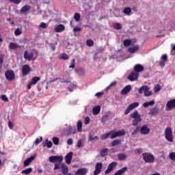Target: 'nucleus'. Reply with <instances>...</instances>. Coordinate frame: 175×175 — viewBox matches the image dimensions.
<instances>
[{
    "label": "nucleus",
    "instance_id": "1",
    "mask_svg": "<svg viewBox=\"0 0 175 175\" xmlns=\"http://www.w3.org/2000/svg\"><path fill=\"white\" fill-rule=\"evenodd\" d=\"M131 118H133L132 126H137L139 125V122H142L143 119L142 118V116L139 113V111H134L131 113Z\"/></svg>",
    "mask_w": 175,
    "mask_h": 175
},
{
    "label": "nucleus",
    "instance_id": "2",
    "mask_svg": "<svg viewBox=\"0 0 175 175\" xmlns=\"http://www.w3.org/2000/svg\"><path fill=\"white\" fill-rule=\"evenodd\" d=\"M164 136L167 142H169L170 143H173V131H172V128L167 127L165 129L164 132Z\"/></svg>",
    "mask_w": 175,
    "mask_h": 175
},
{
    "label": "nucleus",
    "instance_id": "3",
    "mask_svg": "<svg viewBox=\"0 0 175 175\" xmlns=\"http://www.w3.org/2000/svg\"><path fill=\"white\" fill-rule=\"evenodd\" d=\"M143 159L146 163H152L155 161V157L154 154L150 152H145L142 154Z\"/></svg>",
    "mask_w": 175,
    "mask_h": 175
},
{
    "label": "nucleus",
    "instance_id": "4",
    "mask_svg": "<svg viewBox=\"0 0 175 175\" xmlns=\"http://www.w3.org/2000/svg\"><path fill=\"white\" fill-rule=\"evenodd\" d=\"M144 94L145 96H151L152 92L150 91V88L147 85H143L139 89V94Z\"/></svg>",
    "mask_w": 175,
    "mask_h": 175
},
{
    "label": "nucleus",
    "instance_id": "5",
    "mask_svg": "<svg viewBox=\"0 0 175 175\" xmlns=\"http://www.w3.org/2000/svg\"><path fill=\"white\" fill-rule=\"evenodd\" d=\"M139 103L138 102H135L129 105L124 111L125 116H128V114H129L132 110L136 109V107H139Z\"/></svg>",
    "mask_w": 175,
    "mask_h": 175
},
{
    "label": "nucleus",
    "instance_id": "6",
    "mask_svg": "<svg viewBox=\"0 0 175 175\" xmlns=\"http://www.w3.org/2000/svg\"><path fill=\"white\" fill-rule=\"evenodd\" d=\"M62 159H64L62 156H51L49 157V162L51 163H55V162L61 163V162H62Z\"/></svg>",
    "mask_w": 175,
    "mask_h": 175
},
{
    "label": "nucleus",
    "instance_id": "7",
    "mask_svg": "<svg viewBox=\"0 0 175 175\" xmlns=\"http://www.w3.org/2000/svg\"><path fill=\"white\" fill-rule=\"evenodd\" d=\"M5 76L7 80H9L10 81H12L16 79V75H14V72H13V70L6 71Z\"/></svg>",
    "mask_w": 175,
    "mask_h": 175
},
{
    "label": "nucleus",
    "instance_id": "8",
    "mask_svg": "<svg viewBox=\"0 0 175 175\" xmlns=\"http://www.w3.org/2000/svg\"><path fill=\"white\" fill-rule=\"evenodd\" d=\"M175 107V99H172L167 102L165 109L167 111L173 110Z\"/></svg>",
    "mask_w": 175,
    "mask_h": 175
},
{
    "label": "nucleus",
    "instance_id": "9",
    "mask_svg": "<svg viewBox=\"0 0 175 175\" xmlns=\"http://www.w3.org/2000/svg\"><path fill=\"white\" fill-rule=\"evenodd\" d=\"M102 167H103V164L102 163H96L95 165V170L94 171V175L100 174V172H102Z\"/></svg>",
    "mask_w": 175,
    "mask_h": 175
},
{
    "label": "nucleus",
    "instance_id": "10",
    "mask_svg": "<svg viewBox=\"0 0 175 175\" xmlns=\"http://www.w3.org/2000/svg\"><path fill=\"white\" fill-rule=\"evenodd\" d=\"M111 139H116V137H120V136H125V131H118L116 132L111 131Z\"/></svg>",
    "mask_w": 175,
    "mask_h": 175
},
{
    "label": "nucleus",
    "instance_id": "11",
    "mask_svg": "<svg viewBox=\"0 0 175 175\" xmlns=\"http://www.w3.org/2000/svg\"><path fill=\"white\" fill-rule=\"evenodd\" d=\"M117 166V162L113 161L109 164L107 169L105 170V174H109L113 172V170Z\"/></svg>",
    "mask_w": 175,
    "mask_h": 175
},
{
    "label": "nucleus",
    "instance_id": "12",
    "mask_svg": "<svg viewBox=\"0 0 175 175\" xmlns=\"http://www.w3.org/2000/svg\"><path fill=\"white\" fill-rule=\"evenodd\" d=\"M139 132L141 135H148L150 133V129L148 128V126L143 125L140 128Z\"/></svg>",
    "mask_w": 175,
    "mask_h": 175
},
{
    "label": "nucleus",
    "instance_id": "13",
    "mask_svg": "<svg viewBox=\"0 0 175 175\" xmlns=\"http://www.w3.org/2000/svg\"><path fill=\"white\" fill-rule=\"evenodd\" d=\"M137 77H139V73L133 71L128 76V79L130 80V81H135V80H137Z\"/></svg>",
    "mask_w": 175,
    "mask_h": 175
},
{
    "label": "nucleus",
    "instance_id": "14",
    "mask_svg": "<svg viewBox=\"0 0 175 175\" xmlns=\"http://www.w3.org/2000/svg\"><path fill=\"white\" fill-rule=\"evenodd\" d=\"M29 10H31V6L25 5L20 10V14H28L29 13Z\"/></svg>",
    "mask_w": 175,
    "mask_h": 175
},
{
    "label": "nucleus",
    "instance_id": "15",
    "mask_svg": "<svg viewBox=\"0 0 175 175\" xmlns=\"http://www.w3.org/2000/svg\"><path fill=\"white\" fill-rule=\"evenodd\" d=\"M72 158H73V152H70L66 155L65 159L66 163H67V165H70L72 162Z\"/></svg>",
    "mask_w": 175,
    "mask_h": 175
},
{
    "label": "nucleus",
    "instance_id": "16",
    "mask_svg": "<svg viewBox=\"0 0 175 175\" xmlns=\"http://www.w3.org/2000/svg\"><path fill=\"white\" fill-rule=\"evenodd\" d=\"M131 90H132V86L131 85H128L122 90L121 94L126 95V94H129V92H131Z\"/></svg>",
    "mask_w": 175,
    "mask_h": 175
},
{
    "label": "nucleus",
    "instance_id": "17",
    "mask_svg": "<svg viewBox=\"0 0 175 175\" xmlns=\"http://www.w3.org/2000/svg\"><path fill=\"white\" fill-rule=\"evenodd\" d=\"M29 72H31V68L29 65L26 64L22 67V73L24 76H27Z\"/></svg>",
    "mask_w": 175,
    "mask_h": 175
},
{
    "label": "nucleus",
    "instance_id": "18",
    "mask_svg": "<svg viewBox=\"0 0 175 175\" xmlns=\"http://www.w3.org/2000/svg\"><path fill=\"white\" fill-rule=\"evenodd\" d=\"M144 71V67L142 64H137L134 67V72L135 73H140Z\"/></svg>",
    "mask_w": 175,
    "mask_h": 175
},
{
    "label": "nucleus",
    "instance_id": "19",
    "mask_svg": "<svg viewBox=\"0 0 175 175\" xmlns=\"http://www.w3.org/2000/svg\"><path fill=\"white\" fill-rule=\"evenodd\" d=\"M139 49H140V46L139 45H135V46L129 47L128 49V51L131 54H135V53H136V51H139Z\"/></svg>",
    "mask_w": 175,
    "mask_h": 175
},
{
    "label": "nucleus",
    "instance_id": "20",
    "mask_svg": "<svg viewBox=\"0 0 175 175\" xmlns=\"http://www.w3.org/2000/svg\"><path fill=\"white\" fill-rule=\"evenodd\" d=\"M25 59H27V61H31L32 58H33V52H30L29 53L27 51H25L23 55Z\"/></svg>",
    "mask_w": 175,
    "mask_h": 175
},
{
    "label": "nucleus",
    "instance_id": "21",
    "mask_svg": "<svg viewBox=\"0 0 175 175\" xmlns=\"http://www.w3.org/2000/svg\"><path fill=\"white\" fill-rule=\"evenodd\" d=\"M88 170L87 168H81L76 171V175H85L87 174Z\"/></svg>",
    "mask_w": 175,
    "mask_h": 175
},
{
    "label": "nucleus",
    "instance_id": "22",
    "mask_svg": "<svg viewBox=\"0 0 175 175\" xmlns=\"http://www.w3.org/2000/svg\"><path fill=\"white\" fill-rule=\"evenodd\" d=\"M61 169H62V173L63 174H68V173L69 172V168H68V165L64 163L61 164Z\"/></svg>",
    "mask_w": 175,
    "mask_h": 175
},
{
    "label": "nucleus",
    "instance_id": "23",
    "mask_svg": "<svg viewBox=\"0 0 175 175\" xmlns=\"http://www.w3.org/2000/svg\"><path fill=\"white\" fill-rule=\"evenodd\" d=\"M33 159H35L34 156H31L29 158L27 159L24 161V167H26V166H29V163H31V162H32V161H33Z\"/></svg>",
    "mask_w": 175,
    "mask_h": 175
},
{
    "label": "nucleus",
    "instance_id": "24",
    "mask_svg": "<svg viewBox=\"0 0 175 175\" xmlns=\"http://www.w3.org/2000/svg\"><path fill=\"white\" fill-rule=\"evenodd\" d=\"M128 170V167H124L122 169L118 170L117 172H116L113 175H122L124 174V173H125V172H126Z\"/></svg>",
    "mask_w": 175,
    "mask_h": 175
},
{
    "label": "nucleus",
    "instance_id": "25",
    "mask_svg": "<svg viewBox=\"0 0 175 175\" xmlns=\"http://www.w3.org/2000/svg\"><path fill=\"white\" fill-rule=\"evenodd\" d=\"M54 31L55 32H62L65 31V26L64 25H59L55 27Z\"/></svg>",
    "mask_w": 175,
    "mask_h": 175
},
{
    "label": "nucleus",
    "instance_id": "26",
    "mask_svg": "<svg viewBox=\"0 0 175 175\" xmlns=\"http://www.w3.org/2000/svg\"><path fill=\"white\" fill-rule=\"evenodd\" d=\"M92 113L94 116H98L100 113V106H96L92 109Z\"/></svg>",
    "mask_w": 175,
    "mask_h": 175
},
{
    "label": "nucleus",
    "instance_id": "27",
    "mask_svg": "<svg viewBox=\"0 0 175 175\" xmlns=\"http://www.w3.org/2000/svg\"><path fill=\"white\" fill-rule=\"evenodd\" d=\"M77 128L78 132H82L83 131V122L81 120H79L77 124Z\"/></svg>",
    "mask_w": 175,
    "mask_h": 175
},
{
    "label": "nucleus",
    "instance_id": "28",
    "mask_svg": "<svg viewBox=\"0 0 175 175\" xmlns=\"http://www.w3.org/2000/svg\"><path fill=\"white\" fill-rule=\"evenodd\" d=\"M40 81V77H34L31 79L30 84H31L32 85H34L35 84H36L38 83V81Z\"/></svg>",
    "mask_w": 175,
    "mask_h": 175
},
{
    "label": "nucleus",
    "instance_id": "29",
    "mask_svg": "<svg viewBox=\"0 0 175 175\" xmlns=\"http://www.w3.org/2000/svg\"><path fill=\"white\" fill-rule=\"evenodd\" d=\"M8 47L10 50H14L16 49H18L20 46L16 43L10 42Z\"/></svg>",
    "mask_w": 175,
    "mask_h": 175
},
{
    "label": "nucleus",
    "instance_id": "30",
    "mask_svg": "<svg viewBox=\"0 0 175 175\" xmlns=\"http://www.w3.org/2000/svg\"><path fill=\"white\" fill-rule=\"evenodd\" d=\"M155 105L154 100H151L150 102H146L143 104V107H148V106H154Z\"/></svg>",
    "mask_w": 175,
    "mask_h": 175
},
{
    "label": "nucleus",
    "instance_id": "31",
    "mask_svg": "<svg viewBox=\"0 0 175 175\" xmlns=\"http://www.w3.org/2000/svg\"><path fill=\"white\" fill-rule=\"evenodd\" d=\"M118 159L119 161H125V159H126V154L124 153H120L118 154Z\"/></svg>",
    "mask_w": 175,
    "mask_h": 175
},
{
    "label": "nucleus",
    "instance_id": "32",
    "mask_svg": "<svg viewBox=\"0 0 175 175\" xmlns=\"http://www.w3.org/2000/svg\"><path fill=\"white\" fill-rule=\"evenodd\" d=\"M76 72L77 75H79V76H83V75H85V71H84V69L81 68H77Z\"/></svg>",
    "mask_w": 175,
    "mask_h": 175
},
{
    "label": "nucleus",
    "instance_id": "33",
    "mask_svg": "<svg viewBox=\"0 0 175 175\" xmlns=\"http://www.w3.org/2000/svg\"><path fill=\"white\" fill-rule=\"evenodd\" d=\"M47 147V148H51L53 147V142L51 141H49V139H46L45 144L43 147Z\"/></svg>",
    "mask_w": 175,
    "mask_h": 175
},
{
    "label": "nucleus",
    "instance_id": "34",
    "mask_svg": "<svg viewBox=\"0 0 175 175\" xmlns=\"http://www.w3.org/2000/svg\"><path fill=\"white\" fill-rule=\"evenodd\" d=\"M88 140H90V142H93V143H95V142H98V140H99V137L98 136L93 137L92 135H90Z\"/></svg>",
    "mask_w": 175,
    "mask_h": 175
},
{
    "label": "nucleus",
    "instance_id": "35",
    "mask_svg": "<svg viewBox=\"0 0 175 175\" xmlns=\"http://www.w3.org/2000/svg\"><path fill=\"white\" fill-rule=\"evenodd\" d=\"M109 151V149L107 148H104L100 152V156L103 157H106L107 155V152Z\"/></svg>",
    "mask_w": 175,
    "mask_h": 175
},
{
    "label": "nucleus",
    "instance_id": "36",
    "mask_svg": "<svg viewBox=\"0 0 175 175\" xmlns=\"http://www.w3.org/2000/svg\"><path fill=\"white\" fill-rule=\"evenodd\" d=\"M52 142L55 146H58V144H59V139L57 137H53L52 138Z\"/></svg>",
    "mask_w": 175,
    "mask_h": 175
},
{
    "label": "nucleus",
    "instance_id": "37",
    "mask_svg": "<svg viewBox=\"0 0 175 175\" xmlns=\"http://www.w3.org/2000/svg\"><path fill=\"white\" fill-rule=\"evenodd\" d=\"M111 133L112 132H109V133H106L105 134H103L102 136H101V139L102 140H105V139H107V137H109V136L111 135Z\"/></svg>",
    "mask_w": 175,
    "mask_h": 175
},
{
    "label": "nucleus",
    "instance_id": "38",
    "mask_svg": "<svg viewBox=\"0 0 175 175\" xmlns=\"http://www.w3.org/2000/svg\"><path fill=\"white\" fill-rule=\"evenodd\" d=\"M123 12L124 14H126L127 16H131V13H132V10L129 8H126Z\"/></svg>",
    "mask_w": 175,
    "mask_h": 175
},
{
    "label": "nucleus",
    "instance_id": "39",
    "mask_svg": "<svg viewBox=\"0 0 175 175\" xmlns=\"http://www.w3.org/2000/svg\"><path fill=\"white\" fill-rule=\"evenodd\" d=\"M121 143V140L116 139L111 143V147H116V146H118Z\"/></svg>",
    "mask_w": 175,
    "mask_h": 175
},
{
    "label": "nucleus",
    "instance_id": "40",
    "mask_svg": "<svg viewBox=\"0 0 175 175\" xmlns=\"http://www.w3.org/2000/svg\"><path fill=\"white\" fill-rule=\"evenodd\" d=\"M31 172H32V168L31 167L22 171L23 174H29V173H31Z\"/></svg>",
    "mask_w": 175,
    "mask_h": 175
},
{
    "label": "nucleus",
    "instance_id": "41",
    "mask_svg": "<svg viewBox=\"0 0 175 175\" xmlns=\"http://www.w3.org/2000/svg\"><path fill=\"white\" fill-rule=\"evenodd\" d=\"M124 46H128L132 44V40H124L123 41Z\"/></svg>",
    "mask_w": 175,
    "mask_h": 175
},
{
    "label": "nucleus",
    "instance_id": "42",
    "mask_svg": "<svg viewBox=\"0 0 175 175\" xmlns=\"http://www.w3.org/2000/svg\"><path fill=\"white\" fill-rule=\"evenodd\" d=\"M109 121V115H104L101 119V122L105 124V122H107Z\"/></svg>",
    "mask_w": 175,
    "mask_h": 175
},
{
    "label": "nucleus",
    "instance_id": "43",
    "mask_svg": "<svg viewBox=\"0 0 175 175\" xmlns=\"http://www.w3.org/2000/svg\"><path fill=\"white\" fill-rule=\"evenodd\" d=\"M117 85V81H113L111 82L109 86H107L106 88H105V90L107 91V90H110V88H111V87H114Z\"/></svg>",
    "mask_w": 175,
    "mask_h": 175
},
{
    "label": "nucleus",
    "instance_id": "44",
    "mask_svg": "<svg viewBox=\"0 0 175 175\" xmlns=\"http://www.w3.org/2000/svg\"><path fill=\"white\" fill-rule=\"evenodd\" d=\"M86 44L88 47H92V46H94V40L91 39L87 40Z\"/></svg>",
    "mask_w": 175,
    "mask_h": 175
},
{
    "label": "nucleus",
    "instance_id": "45",
    "mask_svg": "<svg viewBox=\"0 0 175 175\" xmlns=\"http://www.w3.org/2000/svg\"><path fill=\"white\" fill-rule=\"evenodd\" d=\"M42 140H43V137H40V138H37L36 139V140L34 141V144L36 146L39 145L40 143H42Z\"/></svg>",
    "mask_w": 175,
    "mask_h": 175
},
{
    "label": "nucleus",
    "instance_id": "46",
    "mask_svg": "<svg viewBox=\"0 0 175 175\" xmlns=\"http://www.w3.org/2000/svg\"><path fill=\"white\" fill-rule=\"evenodd\" d=\"M115 29H122V25L121 23H115L113 25Z\"/></svg>",
    "mask_w": 175,
    "mask_h": 175
},
{
    "label": "nucleus",
    "instance_id": "47",
    "mask_svg": "<svg viewBox=\"0 0 175 175\" xmlns=\"http://www.w3.org/2000/svg\"><path fill=\"white\" fill-rule=\"evenodd\" d=\"M14 33L16 36H18V35L23 33V29L21 28H18L15 30Z\"/></svg>",
    "mask_w": 175,
    "mask_h": 175
},
{
    "label": "nucleus",
    "instance_id": "48",
    "mask_svg": "<svg viewBox=\"0 0 175 175\" xmlns=\"http://www.w3.org/2000/svg\"><path fill=\"white\" fill-rule=\"evenodd\" d=\"M76 147H77L78 148H81V147H83V141L81 139H79L77 142Z\"/></svg>",
    "mask_w": 175,
    "mask_h": 175
},
{
    "label": "nucleus",
    "instance_id": "49",
    "mask_svg": "<svg viewBox=\"0 0 175 175\" xmlns=\"http://www.w3.org/2000/svg\"><path fill=\"white\" fill-rule=\"evenodd\" d=\"M74 18L76 21H80L81 16L79 13H75L74 15Z\"/></svg>",
    "mask_w": 175,
    "mask_h": 175
},
{
    "label": "nucleus",
    "instance_id": "50",
    "mask_svg": "<svg viewBox=\"0 0 175 175\" xmlns=\"http://www.w3.org/2000/svg\"><path fill=\"white\" fill-rule=\"evenodd\" d=\"M75 64H76V59H72L71 61V64L69 66L70 68L74 69L75 66Z\"/></svg>",
    "mask_w": 175,
    "mask_h": 175
},
{
    "label": "nucleus",
    "instance_id": "51",
    "mask_svg": "<svg viewBox=\"0 0 175 175\" xmlns=\"http://www.w3.org/2000/svg\"><path fill=\"white\" fill-rule=\"evenodd\" d=\"M0 98L2 100H3V102H9V98H8V96H6V95H1Z\"/></svg>",
    "mask_w": 175,
    "mask_h": 175
},
{
    "label": "nucleus",
    "instance_id": "52",
    "mask_svg": "<svg viewBox=\"0 0 175 175\" xmlns=\"http://www.w3.org/2000/svg\"><path fill=\"white\" fill-rule=\"evenodd\" d=\"M161 90V85H157L154 88V91L155 93L157 92H159V90Z\"/></svg>",
    "mask_w": 175,
    "mask_h": 175
},
{
    "label": "nucleus",
    "instance_id": "53",
    "mask_svg": "<svg viewBox=\"0 0 175 175\" xmlns=\"http://www.w3.org/2000/svg\"><path fill=\"white\" fill-rule=\"evenodd\" d=\"M169 158L170 159H171L172 161H175V152H171L169 154Z\"/></svg>",
    "mask_w": 175,
    "mask_h": 175
},
{
    "label": "nucleus",
    "instance_id": "54",
    "mask_svg": "<svg viewBox=\"0 0 175 175\" xmlns=\"http://www.w3.org/2000/svg\"><path fill=\"white\" fill-rule=\"evenodd\" d=\"M74 88H75V84H73V83H70L69 85L68 86V89L69 90V91L70 92H72V91H73Z\"/></svg>",
    "mask_w": 175,
    "mask_h": 175
},
{
    "label": "nucleus",
    "instance_id": "55",
    "mask_svg": "<svg viewBox=\"0 0 175 175\" xmlns=\"http://www.w3.org/2000/svg\"><path fill=\"white\" fill-rule=\"evenodd\" d=\"M157 113H158V110H157V109H152L149 114L150 116H154V114H157Z\"/></svg>",
    "mask_w": 175,
    "mask_h": 175
},
{
    "label": "nucleus",
    "instance_id": "56",
    "mask_svg": "<svg viewBox=\"0 0 175 175\" xmlns=\"http://www.w3.org/2000/svg\"><path fill=\"white\" fill-rule=\"evenodd\" d=\"M39 27H40V28L46 29V28H47V24H46V23L42 22L39 25Z\"/></svg>",
    "mask_w": 175,
    "mask_h": 175
},
{
    "label": "nucleus",
    "instance_id": "57",
    "mask_svg": "<svg viewBox=\"0 0 175 175\" xmlns=\"http://www.w3.org/2000/svg\"><path fill=\"white\" fill-rule=\"evenodd\" d=\"M61 165H62V163H55L54 170H58L59 169H61Z\"/></svg>",
    "mask_w": 175,
    "mask_h": 175
},
{
    "label": "nucleus",
    "instance_id": "58",
    "mask_svg": "<svg viewBox=\"0 0 175 175\" xmlns=\"http://www.w3.org/2000/svg\"><path fill=\"white\" fill-rule=\"evenodd\" d=\"M161 61L167 62V55L163 54V55L161 56Z\"/></svg>",
    "mask_w": 175,
    "mask_h": 175
},
{
    "label": "nucleus",
    "instance_id": "59",
    "mask_svg": "<svg viewBox=\"0 0 175 175\" xmlns=\"http://www.w3.org/2000/svg\"><path fill=\"white\" fill-rule=\"evenodd\" d=\"M143 152V150L142 149H135V155H140Z\"/></svg>",
    "mask_w": 175,
    "mask_h": 175
},
{
    "label": "nucleus",
    "instance_id": "60",
    "mask_svg": "<svg viewBox=\"0 0 175 175\" xmlns=\"http://www.w3.org/2000/svg\"><path fill=\"white\" fill-rule=\"evenodd\" d=\"M90 117H86L85 118V125H88V124H90Z\"/></svg>",
    "mask_w": 175,
    "mask_h": 175
},
{
    "label": "nucleus",
    "instance_id": "61",
    "mask_svg": "<svg viewBox=\"0 0 175 175\" xmlns=\"http://www.w3.org/2000/svg\"><path fill=\"white\" fill-rule=\"evenodd\" d=\"M67 144L68 146H72V144H73V139H72L71 138L68 139L67 140Z\"/></svg>",
    "mask_w": 175,
    "mask_h": 175
},
{
    "label": "nucleus",
    "instance_id": "62",
    "mask_svg": "<svg viewBox=\"0 0 175 175\" xmlns=\"http://www.w3.org/2000/svg\"><path fill=\"white\" fill-rule=\"evenodd\" d=\"M74 32H79L81 31V27H76L73 29Z\"/></svg>",
    "mask_w": 175,
    "mask_h": 175
},
{
    "label": "nucleus",
    "instance_id": "63",
    "mask_svg": "<svg viewBox=\"0 0 175 175\" xmlns=\"http://www.w3.org/2000/svg\"><path fill=\"white\" fill-rule=\"evenodd\" d=\"M103 92H97L95 94V96H97V98H100V96H102L103 95Z\"/></svg>",
    "mask_w": 175,
    "mask_h": 175
},
{
    "label": "nucleus",
    "instance_id": "64",
    "mask_svg": "<svg viewBox=\"0 0 175 175\" xmlns=\"http://www.w3.org/2000/svg\"><path fill=\"white\" fill-rule=\"evenodd\" d=\"M165 62L163 61H163H162V60L160 61V62H159V66H161V68H164V67H165Z\"/></svg>",
    "mask_w": 175,
    "mask_h": 175
}]
</instances>
